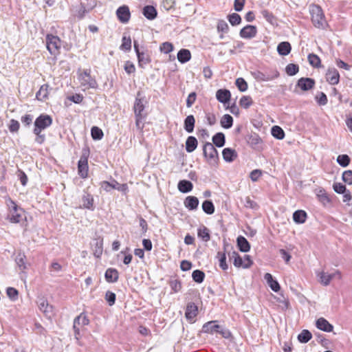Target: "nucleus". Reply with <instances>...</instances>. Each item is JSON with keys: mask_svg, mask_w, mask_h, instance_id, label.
<instances>
[{"mask_svg": "<svg viewBox=\"0 0 352 352\" xmlns=\"http://www.w3.org/2000/svg\"><path fill=\"white\" fill-rule=\"evenodd\" d=\"M53 122L51 116L45 113L39 115L34 122L33 133L36 135L35 142L42 144L45 141V135L42 131L50 127Z\"/></svg>", "mask_w": 352, "mask_h": 352, "instance_id": "1", "label": "nucleus"}, {"mask_svg": "<svg viewBox=\"0 0 352 352\" xmlns=\"http://www.w3.org/2000/svg\"><path fill=\"white\" fill-rule=\"evenodd\" d=\"M309 13L314 27L324 30L328 24L322 8L317 4H311L309 6Z\"/></svg>", "mask_w": 352, "mask_h": 352, "instance_id": "2", "label": "nucleus"}, {"mask_svg": "<svg viewBox=\"0 0 352 352\" xmlns=\"http://www.w3.org/2000/svg\"><path fill=\"white\" fill-rule=\"evenodd\" d=\"M217 320L206 322L202 327V332L209 334L219 333L224 338H230L232 336L230 331L223 326L217 324Z\"/></svg>", "mask_w": 352, "mask_h": 352, "instance_id": "3", "label": "nucleus"}, {"mask_svg": "<svg viewBox=\"0 0 352 352\" xmlns=\"http://www.w3.org/2000/svg\"><path fill=\"white\" fill-rule=\"evenodd\" d=\"M6 204L8 207L7 219L12 223H18L22 219L24 212L23 210L19 207L16 204L10 197L6 199Z\"/></svg>", "mask_w": 352, "mask_h": 352, "instance_id": "4", "label": "nucleus"}, {"mask_svg": "<svg viewBox=\"0 0 352 352\" xmlns=\"http://www.w3.org/2000/svg\"><path fill=\"white\" fill-rule=\"evenodd\" d=\"M78 79L85 89H97L98 82L94 77L91 76L90 69L83 70L79 69L78 72Z\"/></svg>", "mask_w": 352, "mask_h": 352, "instance_id": "5", "label": "nucleus"}, {"mask_svg": "<svg viewBox=\"0 0 352 352\" xmlns=\"http://www.w3.org/2000/svg\"><path fill=\"white\" fill-rule=\"evenodd\" d=\"M203 153L208 162L214 166L219 160L218 151L210 142H206L203 147Z\"/></svg>", "mask_w": 352, "mask_h": 352, "instance_id": "6", "label": "nucleus"}, {"mask_svg": "<svg viewBox=\"0 0 352 352\" xmlns=\"http://www.w3.org/2000/svg\"><path fill=\"white\" fill-rule=\"evenodd\" d=\"M47 50L52 55H57L60 53L61 40L58 36L47 34L45 38Z\"/></svg>", "mask_w": 352, "mask_h": 352, "instance_id": "7", "label": "nucleus"}, {"mask_svg": "<svg viewBox=\"0 0 352 352\" xmlns=\"http://www.w3.org/2000/svg\"><path fill=\"white\" fill-rule=\"evenodd\" d=\"M133 47L138 57V66L140 68L144 69L145 66L151 62V56L147 50H140L139 45L136 41L133 42Z\"/></svg>", "mask_w": 352, "mask_h": 352, "instance_id": "8", "label": "nucleus"}, {"mask_svg": "<svg viewBox=\"0 0 352 352\" xmlns=\"http://www.w3.org/2000/svg\"><path fill=\"white\" fill-rule=\"evenodd\" d=\"M116 16L122 23H126L131 18V12L128 6L123 5L120 6L116 10Z\"/></svg>", "mask_w": 352, "mask_h": 352, "instance_id": "9", "label": "nucleus"}, {"mask_svg": "<svg viewBox=\"0 0 352 352\" xmlns=\"http://www.w3.org/2000/svg\"><path fill=\"white\" fill-rule=\"evenodd\" d=\"M257 32L256 26L247 25L240 30L239 35L243 38L251 39L256 36Z\"/></svg>", "mask_w": 352, "mask_h": 352, "instance_id": "10", "label": "nucleus"}, {"mask_svg": "<svg viewBox=\"0 0 352 352\" xmlns=\"http://www.w3.org/2000/svg\"><path fill=\"white\" fill-rule=\"evenodd\" d=\"M81 201L82 204V206H80L81 208L87 209L91 211L94 210V199L93 196L90 193L84 191V193L81 198Z\"/></svg>", "mask_w": 352, "mask_h": 352, "instance_id": "11", "label": "nucleus"}, {"mask_svg": "<svg viewBox=\"0 0 352 352\" xmlns=\"http://www.w3.org/2000/svg\"><path fill=\"white\" fill-rule=\"evenodd\" d=\"M198 314V307L192 302H188L186 305L185 311V317L186 320L190 322H194V318Z\"/></svg>", "mask_w": 352, "mask_h": 352, "instance_id": "12", "label": "nucleus"}, {"mask_svg": "<svg viewBox=\"0 0 352 352\" xmlns=\"http://www.w3.org/2000/svg\"><path fill=\"white\" fill-rule=\"evenodd\" d=\"M316 81L311 78L302 77L297 81L296 86L300 88L302 91H309L313 89L315 86Z\"/></svg>", "mask_w": 352, "mask_h": 352, "instance_id": "13", "label": "nucleus"}, {"mask_svg": "<svg viewBox=\"0 0 352 352\" xmlns=\"http://www.w3.org/2000/svg\"><path fill=\"white\" fill-rule=\"evenodd\" d=\"M38 309L45 316L50 318L53 314V307L49 305L47 300L45 298H39L38 301Z\"/></svg>", "mask_w": 352, "mask_h": 352, "instance_id": "14", "label": "nucleus"}, {"mask_svg": "<svg viewBox=\"0 0 352 352\" xmlns=\"http://www.w3.org/2000/svg\"><path fill=\"white\" fill-rule=\"evenodd\" d=\"M326 80L332 85L338 84L340 81V74L338 71L333 67L329 68L326 73Z\"/></svg>", "mask_w": 352, "mask_h": 352, "instance_id": "15", "label": "nucleus"}, {"mask_svg": "<svg viewBox=\"0 0 352 352\" xmlns=\"http://www.w3.org/2000/svg\"><path fill=\"white\" fill-rule=\"evenodd\" d=\"M88 162L86 157H81L78 162V172L80 177L85 179L88 176Z\"/></svg>", "mask_w": 352, "mask_h": 352, "instance_id": "16", "label": "nucleus"}, {"mask_svg": "<svg viewBox=\"0 0 352 352\" xmlns=\"http://www.w3.org/2000/svg\"><path fill=\"white\" fill-rule=\"evenodd\" d=\"M216 98L219 102L226 104L230 100V91L226 89H218L216 92Z\"/></svg>", "mask_w": 352, "mask_h": 352, "instance_id": "17", "label": "nucleus"}, {"mask_svg": "<svg viewBox=\"0 0 352 352\" xmlns=\"http://www.w3.org/2000/svg\"><path fill=\"white\" fill-rule=\"evenodd\" d=\"M248 144L253 148H258L262 143V139L256 133H252L246 138Z\"/></svg>", "mask_w": 352, "mask_h": 352, "instance_id": "18", "label": "nucleus"}, {"mask_svg": "<svg viewBox=\"0 0 352 352\" xmlns=\"http://www.w3.org/2000/svg\"><path fill=\"white\" fill-rule=\"evenodd\" d=\"M104 278L108 283H116L118 280L119 272L116 269L109 267L105 272Z\"/></svg>", "mask_w": 352, "mask_h": 352, "instance_id": "19", "label": "nucleus"}, {"mask_svg": "<svg viewBox=\"0 0 352 352\" xmlns=\"http://www.w3.org/2000/svg\"><path fill=\"white\" fill-rule=\"evenodd\" d=\"M316 326L320 330L325 332H331L333 329V326L324 318H318L316 322Z\"/></svg>", "mask_w": 352, "mask_h": 352, "instance_id": "20", "label": "nucleus"}, {"mask_svg": "<svg viewBox=\"0 0 352 352\" xmlns=\"http://www.w3.org/2000/svg\"><path fill=\"white\" fill-rule=\"evenodd\" d=\"M140 96V92H138L133 106L135 117H138L140 116V115H142V112L144 110L145 107L144 104V98H138Z\"/></svg>", "mask_w": 352, "mask_h": 352, "instance_id": "21", "label": "nucleus"}, {"mask_svg": "<svg viewBox=\"0 0 352 352\" xmlns=\"http://www.w3.org/2000/svg\"><path fill=\"white\" fill-rule=\"evenodd\" d=\"M199 199L195 196H188L184 201V206L189 210H195L198 208Z\"/></svg>", "mask_w": 352, "mask_h": 352, "instance_id": "22", "label": "nucleus"}, {"mask_svg": "<svg viewBox=\"0 0 352 352\" xmlns=\"http://www.w3.org/2000/svg\"><path fill=\"white\" fill-rule=\"evenodd\" d=\"M143 15L148 20H153L157 16V11L153 6H145L142 9Z\"/></svg>", "mask_w": 352, "mask_h": 352, "instance_id": "23", "label": "nucleus"}, {"mask_svg": "<svg viewBox=\"0 0 352 352\" xmlns=\"http://www.w3.org/2000/svg\"><path fill=\"white\" fill-rule=\"evenodd\" d=\"M223 160L227 162H232L237 157L236 151L231 148H225L222 151Z\"/></svg>", "mask_w": 352, "mask_h": 352, "instance_id": "24", "label": "nucleus"}, {"mask_svg": "<svg viewBox=\"0 0 352 352\" xmlns=\"http://www.w3.org/2000/svg\"><path fill=\"white\" fill-rule=\"evenodd\" d=\"M265 280L272 291L278 292L280 289V286L278 281L275 280L273 276L270 273H266L264 276Z\"/></svg>", "mask_w": 352, "mask_h": 352, "instance_id": "25", "label": "nucleus"}, {"mask_svg": "<svg viewBox=\"0 0 352 352\" xmlns=\"http://www.w3.org/2000/svg\"><path fill=\"white\" fill-rule=\"evenodd\" d=\"M236 243L239 250L242 252H248L250 250V244L248 241L243 236H239L236 239Z\"/></svg>", "mask_w": 352, "mask_h": 352, "instance_id": "26", "label": "nucleus"}, {"mask_svg": "<svg viewBox=\"0 0 352 352\" xmlns=\"http://www.w3.org/2000/svg\"><path fill=\"white\" fill-rule=\"evenodd\" d=\"M228 256L230 260L233 259V264L236 267H242L243 268L244 262L243 258L240 256L239 253L236 251L232 252H228Z\"/></svg>", "mask_w": 352, "mask_h": 352, "instance_id": "27", "label": "nucleus"}, {"mask_svg": "<svg viewBox=\"0 0 352 352\" xmlns=\"http://www.w3.org/2000/svg\"><path fill=\"white\" fill-rule=\"evenodd\" d=\"M177 188L181 192L188 193L192 190L193 184L188 180L183 179L179 182Z\"/></svg>", "mask_w": 352, "mask_h": 352, "instance_id": "28", "label": "nucleus"}, {"mask_svg": "<svg viewBox=\"0 0 352 352\" xmlns=\"http://www.w3.org/2000/svg\"><path fill=\"white\" fill-rule=\"evenodd\" d=\"M50 86L47 84L41 85L39 90L36 94V98L38 100L43 101L47 98L49 94Z\"/></svg>", "mask_w": 352, "mask_h": 352, "instance_id": "29", "label": "nucleus"}, {"mask_svg": "<svg viewBox=\"0 0 352 352\" xmlns=\"http://www.w3.org/2000/svg\"><path fill=\"white\" fill-rule=\"evenodd\" d=\"M292 50V46L289 42L283 41L280 43L277 46V51L281 56L288 55Z\"/></svg>", "mask_w": 352, "mask_h": 352, "instance_id": "30", "label": "nucleus"}, {"mask_svg": "<svg viewBox=\"0 0 352 352\" xmlns=\"http://www.w3.org/2000/svg\"><path fill=\"white\" fill-rule=\"evenodd\" d=\"M307 217V212L302 210H298L293 214V220L295 223L301 224L305 222Z\"/></svg>", "mask_w": 352, "mask_h": 352, "instance_id": "31", "label": "nucleus"}, {"mask_svg": "<svg viewBox=\"0 0 352 352\" xmlns=\"http://www.w3.org/2000/svg\"><path fill=\"white\" fill-rule=\"evenodd\" d=\"M226 137L225 135L221 132H218L214 134L212 137V144L217 147L221 148L225 145Z\"/></svg>", "mask_w": 352, "mask_h": 352, "instance_id": "32", "label": "nucleus"}, {"mask_svg": "<svg viewBox=\"0 0 352 352\" xmlns=\"http://www.w3.org/2000/svg\"><path fill=\"white\" fill-rule=\"evenodd\" d=\"M195 124V119L192 115L188 116L185 120L184 123V127L186 131L188 133H192L194 131Z\"/></svg>", "mask_w": 352, "mask_h": 352, "instance_id": "33", "label": "nucleus"}, {"mask_svg": "<svg viewBox=\"0 0 352 352\" xmlns=\"http://www.w3.org/2000/svg\"><path fill=\"white\" fill-rule=\"evenodd\" d=\"M197 140L194 136H189L186 141V151L188 153L193 152L197 147Z\"/></svg>", "mask_w": 352, "mask_h": 352, "instance_id": "34", "label": "nucleus"}, {"mask_svg": "<svg viewBox=\"0 0 352 352\" xmlns=\"http://www.w3.org/2000/svg\"><path fill=\"white\" fill-rule=\"evenodd\" d=\"M191 58V53L187 49H182L177 53L178 61L181 63H185L189 61Z\"/></svg>", "mask_w": 352, "mask_h": 352, "instance_id": "35", "label": "nucleus"}, {"mask_svg": "<svg viewBox=\"0 0 352 352\" xmlns=\"http://www.w3.org/2000/svg\"><path fill=\"white\" fill-rule=\"evenodd\" d=\"M197 235L198 237L201 238L205 242H208L210 240V230L205 226L202 225L198 228Z\"/></svg>", "mask_w": 352, "mask_h": 352, "instance_id": "36", "label": "nucleus"}, {"mask_svg": "<svg viewBox=\"0 0 352 352\" xmlns=\"http://www.w3.org/2000/svg\"><path fill=\"white\" fill-rule=\"evenodd\" d=\"M201 208L203 211L207 214H212L215 210L213 202L209 199L204 201L201 205Z\"/></svg>", "mask_w": 352, "mask_h": 352, "instance_id": "37", "label": "nucleus"}, {"mask_svg": "<svg viewBox=\"0 0 352 352\" xmlns=\"http://www.w3.org/2000/svg\"><path fill=\"white\" fill-rule=\"evenodd\" d=\"M26 256L24 253L19 252L16 256L15 262L17 266L21 270L27 269V263L25 262Z\"/></svg>", "mask_w": 352, "mask_h": 352, "instance_id": "38", "label": "nucleus"}, {"mask_svg": "<svg viewBox=\"0 0 352 352\" xmlns=\"http://www.w3.org/2000/svg\"><path fill=\"white\" fill-rule=\"evenodd\" d=\"M221 126L224 129H230L233 124V118L229 114H225L221 119Z\"/></svg>", "mask_w": 352, "mask_h": 352, "instance_id": "39", "label": "nucleus"}, {"mask_svg": "<svg viewBox=\"0 0 352 352\" xmlns=\"http://www.w3.org/2000/svg\"><path fill=\"white\" fill-rule=\"evenodd\" d=\"M271 133L277 140H283L285 138V132L279 126H274L271 129Z\"/></svg>", "mask_w": 352, "mask_h": 352, "instance_id": "40", "label": "nucleus"}, {"mask_svg": "<svg viewBox=\"0 0 352 352\" xmlns=\"http://www.w3.org/2000/svg\"><path fill=\"white\" fill-rule=\"evenodd\" d=\"M311 333L307 329H304L300 334H298V340L300 343H307L311 339Z\"/></svg>", "mask_w": 352, "mask_h": 352, "instance_id": "41", "label": "nucleus"}, {"mask_svg": "<svg viewBox=\"0 0 352 352\" xmlns=\"http://www.w3.org/2000/svg\"><path fill=\"white\" fill-rule=\"evenodd\" d=\"M217 257L219 258V267L224 271L227 270L228 265L226 263V252H218Z\"/></svg>", "mask_w": 352, "mask_h": 352, "instance_id": "42", "label": "nucleus"}, {"mask_svg": "<svg viewBox=\"0 0 352 352\" xmlns=\"http://www.w3.org/2000/svg\"><path fill=\"white\" fill-rule=\"evenodd\" d=\"M336 161L342 167H346L349 165L351 159L348 155L342 154L338 156Z\"/></svg>", "mask_w": 352, "mask_h": 352, "instance_id": "43", "label": "nucleus"}, {"mask_svg": "<svg viewBox=\"0 0 352 352\" xmlns=\"http://www.w3.org/2000/svg\"><path fill=\"white\" fill-rule=\"evenodd\" d=\"M193 280L197 283H201L204 280L205 274L203 271L195 270L192 273Z\"/></svg>", "mask_w": 352, "mask_h": 352, "instance_id": "44", "label": "nucleus"}, {"mask_svg": "<svg viewBox=\"0 0 352 352\" xmlns=\"http://www.w3.org/2000/svg\"><path fill=\"white\" fill-rule=\"evenodd\" d=\"M91 135L93 140H100L103 138L104 133L101 129L94 126L91 129Z\"/></svg>", "mask_w": 352, "mask_h": 352, "instance_id": "45", "label": "nucleus"}, {"mask_svg": "<svg viewBox=\"0 0 352 352\" xmlns=\"http://www.w3.org/2000/svg\"><path fill=\"white\" fill-rule=\"evenodd\" d=\"M309 64L314 67H320V59L319 56L315 54H309L307 56Z\"/></svg>", "mask_w": 352, "mask_h": 352, "instance_id": "46", "label": "nucleus"}, {"mask_svg": "<svg viewBox=\"0 0 352 352\" xmlns=\"http://www.w3.org/2000/svg\"><path fill=\"white\" fill-rule=\"evenodd\" d=\"M252 103L253 100L250 96H243L239 100V105L244 109H248Z\"/></svg>", "mask_w": 352, "mask_h": 352, "instance_id": "47", "label": "nucleus"}, {"mask_svg": "<svg viewBox=\"0 0 352 352\" xmlns=\"http://www.w3.org/2000/svg\"><path fill=\"white\" fill-rule=\"evenodd\" d=\"M228 19L232 26L238 25L241 23V17L237 13H232L228 16Z\"/></svg>", "mask_w": 352, "mask_h": 352, "instance_id": "48", "label": "nucleus"}, {"mask_svg": "<svg viewBox=\"0 0 352 352\" xmlns=\"http://www.w3.org/2000/svg\"><path fill=\"white\" fill-rule=\"evenodd\" d=\"M89 322V319L87 318V316L85 315L84 314H80L74 320V323L75 324V325L85 326L87 325Z\"/></svg>", "mask_w": 352, "mask_h": 352, "instance_id": "49", "label": "nucleus"}, {"mask_svg": "<svg viewBox=\"0 0 352 352\" xmlns=\"http://www.w3.org/2000/svg\"><path fill=\"white\" fill-rule=\"evenodd\" d=\"M299 71V66L297 64L289 63L285 67V72L288 76H294Z\"/></svg>", "mask_w": 352, "mask_h": 352, "instance_id": "50", "label": "nucleus"}, {"mask_svg": "<svg viewBox=\"0 0 352 352\" xmlns=\"http://www.w3.org/2000/svg\"><path fill=\"white\" fill-rule=\"evenodd\" d=\"M319 277H320L321 283L322 285L327 286L330 283L331 279L333 277V274H329L328 273L322 272L319 274Z\"/></svg>", "mask_w": 352, "mask_h": 352, "instance_id": "51", "label": "nucleus"}, {"mask_svg": "<svg viewBox=\"0 0 352 352\" xmlns=\"http://www.w3.org/2000/svg\"><path fill=\"white\" fill-rule=\"evenodd\" d=\"M235 85L237 87L238 89L241 92L245 91L248 88L247 82L243 78H236L235 81Z\"/></svg>", "mask_w": 352, "mask_h": 352, "instance_id": "52", "label": "nucleus"}, {"mask_svg": "<svg viewBox=\"0 0 352 352\" xmlns=\"http://www.w3.org/2000/svg\"><path fill=\"white\" fill-rule=\"evenodd\" d=\"M169 285L174 293H177L182 289V283L180 280L176 278L170 279Z\"/></svg>", "mask_w": 352, "mask_h": 352, "instance_id": "53", "label": "nucleus"}, {"mask_svg": "<svg viewBox=\"0 0 352 352\" xmlns=\"http://www.w3.org/2000/svg\"><path fill=\"white\" fill-rule=\"evenodd\" d=\"M261 14L263 18L270 24H274L275 21V16L272 12H270L267 10H263L261 11Z\"/></svg>", "mask_w": 352, "mask_h": 352, "instance_id": "54", "label": "nucleus"}, {"mask_svg": "<svg viewBox=\"0 0 352 352\" xmlns=\"http://www.w3.org/2000/svg\"><path fill=\"white\" fill-rule=\"evenodd\" d=\"M318 200L324 205L327 206L331 202V200L324 190H320L318 194Z\"/></svg>", "mask_w": 352, "mask_h": 352, "instance_id": "55", "label": "nucleus"}, {"mask_svg": "<svg viewBox=\"0 0 352 352\" xmlns=\"http://www.w3.org/2000/svg\"><path fill=\"white\" fill-rule=\"evenodd\" d=\"M131 48V39L130 36H124L122 38V45L120 46L121 50H130Z\"/></svg>", "mask_w": 352, "mask_h": 352, "instance_id": "56", "label": "nucleus"}, {"mask_svg": "<svg viewBox=\"0 0 352 352\" xmlns=\"http://www.w3.org/2000/svg\"><path fill=\"white\" fill-rule=\"evenodd\" d=\"M105 300L108 302L109 306H112L115 304L116 300V295L115 293L107 291L105 294L104 296Z\"/></svg>", "mask_w": 352, "mask_h": 352, "instance_id": "57", "label": "nucleus"}, {"mask_svg": "<svg viewBox=\"0 0 352 352\" xmlns=\"http://www.w3.org/2000/svg\"><path fill=\"white\" fill-rule=\"evenodd\" d=\"M161 52L168 54L173 50V45L169 42H164L160 47Z\"/></svg>", "mask_w": 352, "mask_h": 352, "instance_id": "58", "label": "nucleus"}, {"mask_svg": "<svg viewBox=\"0 0 352 352\" xmlns=\"http://www.w3.org/2000/svg\"><path fill=\"white\" fill-rule=\"evenodd\" d=\"M6 294L13 301L18 298L19 292L14 287H8L6 289Z\"/></svg>", "mask_w": 352, "mask_h": 352, "instance_id": "59", "label": "nucleus"}, {"mask_svg": "<svg viewBox=\"0 0 352 352\" xmlns=\"http://www.w3.org/2000/svg\"><path fill=\"white\" fill-rule=\"evenodd\" d=\"M252 75L256 80L258 81H267L270 80L268 76L260 71H255L252 72Z\"/></svg>", "mask_w": 352, "mask_h": 352, "instance_id": "60", "label": "nucleus"}, {"mask_svg": "<svg viewBox=\"0 0 352 352\" xmlns=\"http://www.w3.org/2000/svg\"><path fill=\"white\" fill-rule=\"evenodd\" d=\"M19 128L20 124L17 120L14 119H11L10 120L8 129L11 133H17L19 130Z\"/></svg>", "mask_w": 352, "mask_h": 352, "instance_id": "61", "label": "nucleus"}, {"mask_svg": "<svg viewBox=\"0 0 352 352\" xmlns=\"http://www.w3.org/2000/svg\"><path fill=\"white\" fill-rule=\"evenodd\" d=\"M342 178L345 183L349 185H352V170H348L344 171Z\"/></svg>", "mask_w": 352, "mask_h": 352, "instance_id": "62", "label": "nucleus"}, {"mask_svg": "<svg viewBox=\"0 0 352 352\" xmlns=\"http://www.w3.org/2000/svg\"><path fill=\"white\" fill-rule=\"evenodd\" d=\"M333 188L338 194H343L347 191L346 186L341 183H334Z\"/></svg>", "mask_w": 352, "mask_h": 352, "instance_id": "63", "label": "nucleus"}, {"mask_svg": "<svg viewBox=\"0 0 352 352\" xmlns=\"http://www.w3.org/2000/svg\"><path fill=\"white\" fill-rule=\"evenodd\" d=\"M217 30L221 32H228L229 30V26L224 20H220L217 24Z\"/></svg>", "mask_w": 352, "mask_h": 352, "instance_id": "64", "label": "nucleus"}]
</instances>
